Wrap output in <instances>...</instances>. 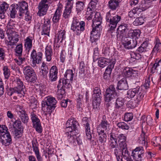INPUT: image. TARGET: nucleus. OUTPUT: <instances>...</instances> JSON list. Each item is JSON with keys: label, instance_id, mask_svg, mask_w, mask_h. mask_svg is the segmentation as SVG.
<instances>
[{"label": "nucleus", "instance_id": "f257e3e1", "mask_svg": "<svg viewBox=\"0 0 161 161\" xmlns=\"http://www.w3.org/2000/svg\"><path fill=\"white\" fill-rule=\"evenodd\" d=\"M92 21V30L90 36V40L92 42H96L99 38L102 30V19L99 12H96L95 14Z\"/></svg>", "mask_w": 161, "mask_h": 161}, {"label": "nucleus", "instance_id": "f03ea898", "mask_svg": "<svg viewBox=\"0 0 161 161\" xmlns=\"http://www.w3.org/2000/svg\"><path fill=\"white\" fill-rule=\"evenodd\" d=\"M145 94L144 91L138 86L128 90L127 92V97L129 98H132L135 97V102L136 104H138L142 100Z\"/></svg>", "mask_w": 161, "mask_h": 161}, {"label": "nucleus", "instance_id": "7ed1b4c3", "mask_svg": "<svg viewBox=\"0 0 161 161\" xmlns=\"http://www.w3.org/2000/svg\"><path fill=\"white\" fill-rule=\"evenodd\" d=\"M85 23L84 21L79 22L76 17L74 18L71 26V30L74 33L80 36L85 30Z\"/></svg>", "mask_w": 161, "mask_h": 161}, {"label": "nucleus", "instance_id": "20e7f679", "mask_svg": "<svg viewBox=\"0 0 161 161\" xmlns=\"http://www.w3.org/2000/svg\"><path fill=\"white\" fill-rule=\"evenodd\" d=\"M23 72L25 78L29 82H34L36 79V76L33 69L30 66H27L23 68Z\"/></svg>", "mask_w": 161, "mask_h": 161}, {"label": "nucleus", "instance_id": "39448f33", "mask_svg": "<svg viewBox=\"0 0 161 161\" xmlns=\"http://www.w3.org/2000/svg\"><path fill=\"white\" fill-rule=\"evenodd\" d=\"M45 100V104L43 107L44 110L46 111L47 114H50L52 111L54 110L57 102L55 98L51 96H48Z\"/></svg>", "mask_w": 161, "mask_h": 161}, {"label": "nucleus", "instance_id": "423d86ee", "mask_svg": "<svg viewBox=\"0 0 161 161\" xmlns=\"http://www.w3.org/2000/svg\"><path fill=\"white\" fill-rule=\"evenodd\" d=\"M121 17L118 15L112 16L110 11L108 12L106 15V21L109 23V27L111 29L116 28L117 24L120 20Z\"/></svg>", "mask_w": 161, "mask_h": 161}, {"label": "nucleus", "instance_id": "0eeeda50", "mask_svg": "<svg viewBox=\"0 0 161 161\" xmlns=\"http://www.w3.org/2000/svg\"><path fill=\"white\" fill-rule=\"evenodd\" d=\"M31 118L33 127L35 129L36 131L39 133L42 132V128L41 125L40 120L38 117L36 111L32 110L31 113Z\"/></svg>", "mask_w": 161, "mask_h": 161}, {"label": "nucleus", "instance_id": "6e6552de", "mask_svg": "<svg viewBox=\"0 0 161 161\" xmlns=\"http://www.w3.org/2000/svg\"><path fill=\"white\" fill-rule=\"evenodd\" d=\"M92 95V105L93 109H97L101 101L102 94L100 89L98 87H95Z\"/></svg>", "mask_w": 161, "mask_h": 161}, {"label": "nucleus", "instance_id": "1a4fd4ad", "mask_svg": "<svg viewBox=\"0 0 161 161\" xmlns=\"http://www.w3.org/2000/svg\"><path fill=\"white\" fill-rule=\"evenodd\" d=\"M109 124L106 119L105 116H103L100 123L97 127V132L99 135L104 132V131H106L109 129Z\"/></svg>", "mask_w": 161, "mask_h": 161}, {"label": "nucleus", "instance_id": "9d476101", "mask_svg": "<svg viewBox=\"0 0 161 161\" xmlns=\"http://www.w3.org/2000/svg\"><path fill=\"white\" fill-rule=\"evenodd\" d=\"M144 153V151L142 147H137L133 150L131 155L136 161H142Z\"/></svg>", "mask_w": 161, "mask_h": 161}, {"label": "nucleus", "instance_id": "9b49d317", "mask_svg": "<svg viewBox=\"0 0 161 161\" xmlns=\"http://www.w3.org/2000/svg\"><path fill=\"white\" fill-rule=\"evenodd\" d=\"M117 96V93L114 86L111 85L106 90L105 100L106 102H109L114 99Z\"/></svg>", "mask_w": 161, "mask_h": 161}, {"label": "nucleus", "instance_id": "f8f14e48", "mask_svg": "<svg viewBox=\"0 0 161 161\" xmlns=\"http://www.w3.org/2000/svg\"><path fill=\"white\" fill-rule=\"evenodd\" d=\"M16 82L17 85L12 89V92L20 95V96L21 97L25 94V86L23 85V82L19 79H17Z\"/></svg>", "mask_w": 161, "mask_h": 161}, {"label": "nucleus", "instance_id": "ddd939ff", "mask_svg": "<svg viewBox=\"0 0 161 161\" xmlns=\"http://www.w3.org/2000/svg\"><path fill=\"white\" fill-rule=\"evenodd\" d=\"M47 3V0H42L39 3L38 7V11L37 12V14L39 16H43L46 14L48 8Z\"/></svg>", "mask_w": 161, "mask_h": 161}, {"label": "nucleus", "instance_id": "4468645a", "mask_svg": "<svg viewBox=\"0 0 161 161\" xmlns=\"http://www.w3.org/2000/svg\"><path fill=\"white\" fill-rule=\"evenodd\" d=\"M42 53L41 52L36 53V50L33 49L31 54V57L32 59V66L34 67L36 64H38L41 62Z\"/></svg>", "mask_w": 161, "mask_h": 161}, {"label": "nucleus", "instance_id": "2eb2a0df", "mask_svg": "<svg viewBox=\"0 0 161 161\" xmlns=\"http://www.w3.org/2000/svg\"><path fill=\"white\" fill-rule=\"evenodd\" d=\"M78 125V122L75 119H69L67 121L66 124V131H76Z\"/></svg>", "mask_w": 161, "mask_h": 161}, {"label": "nucleus", "instance_id": "dca6fc26", "mask_svg": "<svg viewBox=\"0 0 161 161\" xmlns=\"http://www.w3.org/2000/svg\"><path fill=\"white\" fill-rule=\"evenodd\" d=\"M18 6L19 9L18 14L20 16L24 14L26 12L28 11V3L25 1H22L16 4Z\"/></svg>", "mask_w": 161, "mask_h": 161}, {"label": "nucleus", "instance_id": "f3484780", "mask_svg": "<svg viewBox=\"0 0 161 161\" xmlns=\"http://www.w3.org/2000/svg\"><path fill=\"white\" fill-rule=\"evenodd\" d=\"M50 27V20L48 19H44V22L42 25V35H47L49 36Z\"/></svg>", "mask_w": 161, "mask_h": 161}, {"label": "nucleus", "instance_id": "a211bd4d", "mask_svg": "<svg viewBox=\"0 0 161 161\" xmlns=\"http://www.w3.org/2000/svg\"><path fill=\"white\" fill-rule=\"evenodd\" d=\"M16 25L15 22L12 20L10 19L8 22L7 26L6 31V32L8 35L12 36V34H16L15 32Z\"/></svg>", "mask_w": 161, "mask_h": 161}, {"label": "nucleus", "instance_id": "6ab92c4d", "mask_svg": "<svg viewBox=\"0 0 161 161\" xmlns=\"http://www.w3.org/2000/svg\"><path fill=\"white\" fill-rule=\"evenodd\" d=\"M66 38V31L64 30H61L58 32L55 36L54 42V46L56 45V43H58L59 42L60 43Z\"/></svg>", "mask_w": 161, "mask_h": 161}, {"label": "nucleus", "instance_id": "aec40b11", "mask_svg": "<svg viewBox=\"0 0 161 161\" xmlns=\"http://www.w3.org/2000/svg\"><path fill=\"white\" fill-rule=\"evenodd\" d=\"M122 43L125 48L130 49L134 48L136 46L137 41L136 39H126Z\"/></svg>", "mask_w": 161, "mask_h": 161}, {"label": "nucleus", "instance_id": "412c9836", "mask_svg": "<svg viewBox=\"0 0 161 161\" xmlns=\"http://www.w3.org/2000/svg\"><path fill=\"white\" fill-rule=\"evenodd\" d=\"M88 119L87 117H84L82 119V123L85 126L86 136L87 139L91 140L92 138Z\"/></svg>", "mask_w": 161, "mask_h": 161}, {"label": "nucleus", "instance_id": "4be33fe9", "mask_svg": "<svg viewBox=\"0 0 161 161\" xmlns=\"http://www.w3.org/2000/svg\"><path fill=\"white\" fill-rule=\"evenodd\" d=\"M63 8L62 4L58 3L57 8L52 19L53 22L54 23L59 22L62 13V9Z\"/></svg>", "mask_w": 161, "mask_h": 161}, {"label": "nucleus", "instance_id": "5701e85b", "mask_svg": "<svg viewBox=\"0 0 161 161\" xmlns=\"http://www.w3.org/2000/svg\"><path fill=\"white\" fill-rule=\"evenodd\" d=\"M109 142L110 149H113L115 148H118V145L116 139V133L111 132L110 134Z\"/></svg>", "mask_w": 161, "mask_h": 161}, {"label": "nucleus", "instance_id": "b1692460", "mask_svg": "<svg viewBox=\"0 0 161 161\" xmlns=\"http://www.w3.org/2000/svg\"><path fill=\"white\" fill-rule=\"evenodd\" d=\"M2 136H0V142L3 145L5 146H8L12 143V138L10 133Z\"/></svg>", "mask_w": 161, "mask_h": 161}, {"label": "nucleus", "instance_id": "393cba45", "mask_svg": "<svg viewBox=\"0 0 161 161\" xmlns=\"http://www.w3.org/2000/svg\"><path fill=\"white\" fill-rule=\"evenodd\" d=\"M57 75V68L56 66H53L50 70L49 80L52 82L55 81L58 78Z\"/></svg>", "mask_w": 161, "mask_h": 161}, {"label": "nucleus", "instance_id": "a878e982", "mask_svg": "<svg viewBox=\"0 0 161 161\" xmlns=\"http://www.w3.org/2000/svg\"><path fill=\"white\" fill-rule=\"evenodd\" d=\"M116 89L120 91L126 90L128 89V86L125 79L123 78L118 82Z\"/></svg>", "mask_w": 161, "mask_h": 161}, {"label": "nucleus", "instance_id": "bb28decb", "mask_svg": "<svg viewBox=\"0 0 161 161\" xmlns=\"http://www.w3.org/2000/svg\"><path fill=\"white\" fill-rule=\"evenodd\" d=\"M69 80H70L64 77L63 79H60L58 81L59 83L57 86L58 88H62L63 89H65V88L69 87V86H70Z\"/></svg>", "mask_w": 161, "mask_h": 161}, {"label": "nucleus", "instance_id": "cd10ccee", "mask_svg": "<svg viewBox=\"0 0 161 161\" xmlns=\"http://www.w3.org/2000/svg\"><path fill=\"white\" fill-rule=\"evenodd\" d=\"M9 7V5L5 2H3L0 6V18L4 19L5 17V12Z\"/></svg>", "mask_w": 161, "mask_h": 161}, {"label": "nucleus", "instance_id": "c85d7f7f", "mask_svg": "<svg viewBox=\"0 0 161 161\" xmlns=\"http://www.w3.org/2000/svg\"><path fill=\"white\" fill-rule=\"evenodd\" d=\"M138 71L133 70L131 68L126 67L123 70L122 75L126 77H129L131 76L132 75L138 74Z\"/></svg>", "mask_w": 161, "mask_h": 161}, {"label": "nucleus", "instance_id": "c756f323", "mask_svg": "<svg viewBox=\"0 0 161 161\" xmlns=\"http://www.w3.org/2000/svg\"><path fill=\"white\" fill-rule=\"evenodd\" d=\"M141 8L138 7L134 8L132 10L129 12V16L130 18H135L141 14Z\"/></svg>", "mask_w": 161, "mask_h": 161}, {"label": "nucleus", "instance_id": "7c9ffc66", "mask_svg": "<svg viewBox=\"0 0 161 161\" xmlns=\"http://www.w3.org/2000/svg\"><path fill=\"white\" fill-rule=\"evenodd\" d=\"M128 25L125 24H123L119 27L117 29L119 34L121 36H125L128 30Z\"/></svg>", "mask_w": 161, "mask_h": 161}, {"label": "nucleus", "instance_id": "2f4dec72", "mask_svg": "<svg viewBox=\"0 0 161 161\" xmlns=\"http://www.w3.org/2000/svg\"><path fill=\"white\" fill-rule=\"evenodd\" d=\"M155 72L159 73L161 72V59L156 61L151 69V72L153 73Z\"/></svg>", "mask_w": 161, "mask_h": 161}, {"label": "nucleus", "instance_id": "473e14b6", "mask_svg": "<svg viewBox=\"0 0 161 161\" xmlns=\"http://www.w3.org/2000/svg\"><path fill=\"white\" fill-rule=\"evenodd\" d=\"M111 62V60L110 59L102 57L98 58V64L100 67L103 68Z\"/></svg>", "mask_w": 161, "mask_h": 161}, {"label": "nucleus", "instance_id": "72a5a7b5", "mask_svg": "<svg viewBox=\"0 0 161 161\" xmlns=\"http://www.w3.org/2000/svg\"><path fill=\"white\" fill-rule=\"evenodd\" d=\"M116 139H118L119 147L126 145V136L125 134H120L119 135L116 134Z\"/></svg>", "mask_w": 161, "mask_h": 161}, {"label": "nucleus", "instance_id": "f704fd0d", "mask_svg": "<svg viewBox=\"0 0 161 161\" xmlns=\"http://www.w3.org/2000/svg\"><path fill=\"white\" fill-rule=\"evenodd\" d=\"M33 38L31 36H29L24 40V47L26 50L29 51L32 48V46Z\"/></svg>", "mask_w": 161, "mask_h": 161}, {"label": "nucleus", "instance_id": "c9c22d12", "mask_svg": "<svg viewBox=\"0 0 161 161\" xmlns=\"http://www.w3.org/2000/svg\"><path fill=\"white\" fill-rule=\"evenodd\" d=\"M32 147L37 160L39 161L41 159V157L39 153L38 143L36 142H32Z\"/></svg>", "mask_w": 161, "mask_h": 161}, {"label": "nucleus", "instance_id": "e433bc0d", "mask_svg": "<svg viewBox=\"0 0 161 161\" xmlns=\"http://www.w3.org/2000/svg\"><path fill=\"white\" fill-rule=\"evenodd\" d=\"M53 54V50L51 45H48L45 48V55L47 60L50 61L51 59Z\"/></svg>", "mask_w": 161, "mask_h": 161}, {"label": "nucleus", "instance_id": "4c0bfd02", "mask_svg": "<svg viewBox=\"0 0 161 161\" xmlns=\"http://www.w3.org/2000/svg\"><path fill=\"white\" fill-rule=\"evenodd\" d=\"M119 6L118 2L116 0H110L107 4L108 8L112 10H115Z\"/></svg>", "mask_w": 161, "mask_h": 161}, {"label": "nucleus", "instance_id": "58836bf2", "mask_svg": "<svg viewBox=\"0 0 161 161\" xmlns=\"http://www.w3.org/2000/svg\"><path fill=\"white\" fill-rule=\"evenodd\" d=\"M65 135L67 136V139L69 142H72L75 138V131H66Z\"/></svg>", "mask_w": 161, "mask_h": 161}, {"label": "nucleus", "instance_id": "ea45409f", "mask_svg": "<svg viewBox=\"0 0 161 161\" xmlns=\"http://www.w3.org/2000/svg\"><path fill=\"white\" fill-rule=\"evenodd\" d=\"M85 2L84 1H78L76 3V9L77 13H80L82 11L85 7Z\"/></svg>", "mask_w": 161, "mask_h": 161}, {"label": "nucleus", "instance_id": "a19ab883", "mask_svg": "<svg viewBox=\"0 0 161 161\" xmlns=\"http://www.w3.org/2000/svg\"><path fill=\"white\" fill-rule=\"evenodd\" d=\"M18 6L16 4H13L12 5L10 14V16L11 18H14L17 13L18 12Z\"/></svg>", "mask_w": 161, "mask_h": 161}, {"label": "nucleus", "instance_id": "79ce46f5", "mask_svg": "<svg viewBox=\"0 0 161 161\" xmlns=\"http://www.w3.org/2000/svg\"><path fill=\"white\" fill-rule=\"evenodd\" d=\"M128 36L136 39L140 36V31L139 30H130L128 33Z\"/></svg>", "mask_w": 161, "mask_h": 161}, {"label": "nucleus", "instance_id": "37998d69", "mask_svg": "<svg viewBox=\"0 0 161 161\" xmlns=\"http://www.w3.org/2000/svg\"><path fill=\"white\" fill-rule=\"evenodd\" d=\"M152 117L150 115L147 116L146 118L142 116L141 119L142 125L146 123L148 125H151L152 124Z\"/></svg>", "mask_w": 161, "mask_h": 161}, {"label": "nucleus", "instance_id": "c03bdc74", "mask_svg": "<svg viewBox=\"0 0 161 161\" xmlns=\"http://www.w3.org/2000/svg\"><path fill=\"white\" fill-rule=\"evenodd\" d=\"M3 71L5 79L7 80L8 79L11 74L10 69L8 66H5L3 67Z\"/></svg>", "mask_w": 161, "mask_h": 161}, {"label": "nucleus", "instance_id": "a18cd8bd", "mask_svg": "<svg viewBox=\"0 0 161 161\" xmlns=\"http://www.w3.org/2000/svg\"><path fill=\"white\" fill-rule=\"evenodd\" d=\"M96 13L93 10L90 8L88 7L87 8L86 13V17L88 20H90L92 19L93 15H95Z\"/></svg>", "mask_w": 161, "mask_h": 161}, {"label": "nucleus", "instance_id": "49530a36", "mask_svg": "<svg viewBox=\"0 0 161 161\" xmlns=\"http://www.w3.org/2000/svg\"><path fill=\"white\" fill-rule=\"evenodd\" d=\"M124 101L123 98L121 97L117 98L115 103V108L118 109L122 107L124 105Z\"/></svg>", "mask_w": 161, "mask_h": 161}, {"label": "nucleus", "instance_id": "de8ad7c7", "mask_svg": "<svg viewBox=\"0 0 161 161\" xmlns=\"http://www.w3.org/2000/svg\"><path fill=\"white\" fill-rule=\"evenodd\" d=\"M127 144L119 147L122 150V154L124 158L129 157L130 154L128 152L127 147Z\"/></svg>", "mask_w": 161, "mask_h": 161}, {"label": "nucleus", "instance_id": "09e8293b", "mask_svg": "<svg viewBox=\"0 0 161 161\" xmlns=\"http://www.w3.org/2000/svg\"><path fill=\"white\" fill-rule=\"evenodd\" d=\"M148 44L146 42H143L139 47L137 49V51L140 53H142L144 52L147 51V50Z\"/></svg>", "mask_w": 161, "mask_h": 161}, {"label": "nucleus", "instance_id": "8fccbe9b", "mask_svg": "<svg viewBox=\"0 0 161 161\" xmlns=\"http://www.w3.org/2000/svg\"><path fill=\"white\" fill-rule=\"evenodd\" d=\"M74 74L73 71L71 69H67L64 75V77L67 78L71 81L73 80Z\"/></svg>", "mask_w": 161, "mask_h": 161}, {"label": "nucleus", "instance_id": "3c124183", "mask_svg": "<svg viewBox=\"0 0 161 161\" xmlns=\"http://www.w3.org/2000/svg\"><path fill=\"white\" fill-rule=\"evenodd\" d=\"M14 50L16 56H21L23 52L22 44L21 43L17 45Z\"/></svg>", "mask_w": 161, "mask_h": 161}, {"label": "nucleus", "instance_id": "603ef678", "mask_svg": "<svg viewBox=\"0 0 161 161\" xmlns=\"http://www.w3.org/2000/svg\"><path fill=\"white\" fill-rule=\"evenodd\" d=\"M130 55V61H135L136 60H138L141 58V56L139 53L135 52H131Z\"/></svg>", "mask_w": 161, "mask_h": 161}, {"label": "nucleus", "instance_id": "864d4df0", "mask_svg": "<svg viewBox=\"0 0 161 161\" xmlns=\"http://www.w3.org/2000/svg\"><path fill=\"white\" fill-rule=\"evenodd\" d=\"M18 115L23 123H27L29 120V118L26 112H25L24 113H23Z\"/></svg>", "mask_w": 161, "mask_h": 161}, {"label": "nucleus", "instance_id": "5fc2aeb1", "mask_svg": "<svg viewBox=\"0 0 161 161\" xmlns=\"http://www.w3.org/2000/svg\"><path fill=\"white\" fill-rule=\"evenodd\" d=\"M22 123L19 119H17L13 122V127L14 129H23Z\"/></svg>", "mask_w": 161, "mask_h": 161}, {"label": "nucleus", "instance_id": "6e6d98bb", "mask_svg": "<svg viewBox=\"0 0 161 161\" xmlns=\"http://www.w3.org/2000/svg\"><path fill=\"white\" fill-rule=\"evenodd\" d=\"M115 28L111 29V27H110L109 29L108 30V33L111 34L112 37H114L116 36L117 39L118 38H120L121 36L119 34V32H117L115 31Z\"/></svg>", "mask_w": 161, "mask_h": 161}, {"label": "nucleus", "instance_id": "4d7b16f0", "mask_svg": "<svg viewBox=\"0 0 161 161\" xmlns=\"http://www.w3.org/2000/svg\"><path fill=\"white\" fill-rule=\"evenodd\" d=\"M8 129L5 125H2V126L0 125V136L9 133V132L8 131Z\"/></svg>", "mask_w": 161, "mask_h": 161}, {"label": "nucleus", "instance_id": "13d9d810", "mask_svg": "<svg viewBox=\"0 0 161 161\" xmlns=\"http://www.w3.org/2000/svg\"><path fill=\"white\" fill-rule=\"evenodd\" d=\"M117 126L120 129L122 130H127L129 128V126L124 122H120L117 123Z\"/></svg>", "mask_w": 161, "mask_h": 161}, {"label": "nucleus", "instance_id": "bf43d9fd", "mask_svg": "<svg viewBox=\"0 0 161 161\" xmlns=\"http://www.w3.org/2000/svg\"><path fill=\"white\" fill-rule=\"evenodd\" d=\"M144 22V20L142 17L137 18L133 22V24L136 25H140L143 24Z\"/></svg>", "mask_w": 161, "mask_h": 161}, {"label": "nucleus", "instance_id": "052dcab7", "mask_svg": "<svg viewBox=\"0 0 161 161\" xmlns=\"http://www.w3.org/2000/svg\"><path fill=\"white\" fill-rule=\"evenodd\" d=\"M65 93V89H63L62 88H59L57 92V98L58 99H62L63 97V95Z\"/></svg>", "mask_w": 161, "mask_h": 161}, {"label": "nucleus", "instance_id": "680f3d73", "mask_svg": "<svg viewBox=\"0 0 161 161\" xmlns=\"http://www.w3.org/2000/svg\"><path fill=\"white\" fill-rule=\"evenodd\" d=\"M133 117V115L131 113H126L125 114L124 119L125 121L128 122L132 120Z\"/></svg>", "mask_w": 161, "mask_h": 161}, {"label": "nucleus", "instance_id": "e2e57ef3", "mask_svg": "<svg viewBox=\"0 0 161 161\" xmlns=\"http://www.w3.org/2000/svg\"><path fill=\"white\" fill-rule=\"evenodd\" d=\"M99 137L98 142H99L101 144L104 143L106 141L107 135L104 133H102Z\"/></svg>", "mask_w": 161, "mask_h": 161}, {"label": "nucleus", "instance_id": "0e129e2a", "mask_svg": "<svg viewBox=\"0 0 161 161\" xmlns=\"http://www.w3.org/2000/svg\"><path fill=\"white\" fill-rule=\"evenodd\" d=\"M14 137L16 138H19L20 137L23 132V129H14Z\"/></svg>", "mask_w": 161, "mask_h": 161}, {"label": "nucleus", "instance_id": "69168bd1", "mask_svg": "<svg viewBox=\"0 0 161 161\" xmlns=\"http://www.w3.org/2000/svg\"><path fill=\"white\" fill-rule=\"evenodd\" d=\"M71 12V9L65 8L64 10L63 16L65 19L69 18Z\"/></svg>", "mask_w": 161, "mask_h": 161}, {"label": "nucleus", "instance_id": "338daca9", "mask_svg": "<svg viewBox=\"0 0 161 161\" xmlns=\"http://www.w3.org/2000/svg\"><path fill=\"white\" fill-rule=\"evenodd\" d=\"M16 110L18 115L26 112L23 107L19 105H17Z\"/></svg>", "mask_w": 161, "mask_h": 161}, {"label": "nucleus", "instance_id": "774afa93", "mask_svg": "<svg viewBox=\"0 0 161 161\" xmlns=\"http://www.w3.org/2000/svg\"><path fill=\"white\" fill-rule=\"evenodd\" d=\"M161 51V43H156L155 46L153 48L152 53H156L158 51L160 52Z\"/></svg>", "mask_w": 161, "mask_h": 161}]
</instances>
